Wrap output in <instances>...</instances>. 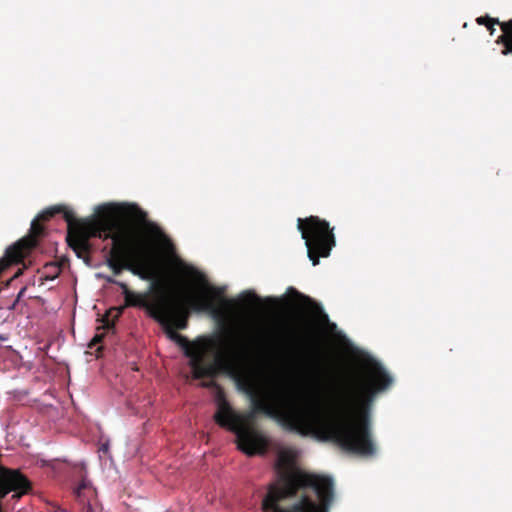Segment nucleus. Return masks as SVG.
Here are the masks:
<instances>
[{
	"label": "nucleus",
	"instance_id": "obj_7",
	"mask_svg": "<svg viewBox=\"0 0 512 512\" xmlns=\"http://www.w3.org/2000/svg\"><path fill=\"white\" fill-rule=\"evenodd\" d=\"M151 289H152V295L151 300L147 302L146 298L142 294L135 293L129 289L127 284H120V289L122 291V294L125 298V303L127 306H134V307H145L147 308L149 315L158 322L154 316V303L156 301V295L159 290L164 291L163 293L168 295V297L174 299L175 301L181 303L182 305H187L188 301L190 299H207V294L205 292H202L201 289L203 287V284L200 285L194 293L190 294H180L178 285H176V282L172 280L170 277H161L160 273L158 272V275L156 278L151 279Z\"/></svg>",
	"mask_w": 512,
	"mask_h": 512
},
{
	"label": "nucleus",
	"instance_id": "obj_2",
	"mask_svg": "<svg viewBox=\"0 0 512 512\" xmlns=\"http://www.w3.org/2000/svg\"><path fill=\"white\" fill-rule=\"evenodd\" d=\"M201 291L207 294V299H190L187 305H182L159 290L154 303V318L164 328L168 338L184 349L185 355L190 358L189 364L195 379L215 378L219 371L230 376L220 364V359L223 358H232L241 373H249L244 368L251 352V338L247 335L229 330L224 351L216 356L215 363L205 364L204 347L190 344L186 337L177 332L187 328L191 312H206L215 318H222L226 313L235 310L236 301L225 298L223 288L204 281Z\"/></svg>",
	"mask_w": 512,
	"mask_h": 512
},
{
	"label": "nucleus",
	"instance_id": "obj_17",
	"mask_svg": "<svg viewBox=\"0 0 512 512\" xmlns=\"http://www.w3.org/2000/svg\"><path fill=\"white\" fill-rule=\"evenodd\" d=\"M177 267L183 273L195 272L192 267L186 266L182 261H178Z\"/></svg>",
	"mask_w": 512,
	"mask_h": 512
},
{
	"label": "nucleus",
	"instance_id": "obj_19",
	"mask_svg": "<svg viewBox=\"0 0 512 512\" xmlns=\"http://www.w3.org/2000/svg\"><path fill=\"white\" fill-rule=\"evenodd\" d=\"M148 226L152 229V230H155L156 232L159 231L158 227H156L154 224L152 223H148Z\"/></svg>",
	"mask_w": 512,
	"mask_h": 512
},
{
	"label": "nucleus",
	"instance_id": "obj_12",
	"mask_svg": "<svg viewBox=\"0 0 512 512\" xmlns=\"http://www.w3.org/2000/svg\"><path fill=\"white\" fill-rule=\"evenodd\" d=\"M290 291H293L295 293V295L300 298L302 300V302L304 304H309L310 308H311V311L312 313L314 314H319V315H322V317L325 319V320H328V317L326 314L323 313V310L322 308L316 304L310 297L306 296V295H303L301 293H299L298 291H296L295 289L293 288H290L289 289Z\"/></svg>",
	"mask_w": 512,
	"mask_h": 512
},
{
	"label": "nucleus",
	"instance_id": "obj_4",
	"mask_svg": "<svg viewBox=\"0 0 512 512\" xmlns=\"http://www.w3.org/2000/svg\"><path fill=\"white\" fill-rule=\"evenodd\" d=\"M118 218L145 223L147 213L137 205L102 206L98 217L93 220L76 219L73 211H65L64 219L68 224L67 242L77 257L89 260L91 251L90 238H101L111 233L117 227Z\"/></svg>",
	"mask_w": 512,
	"mask_h": 512
},
{
	"label": "nucleus",
	"instance_id": "obj_18",
	"mask_svg": "<svg viewBox=\"0 0 512 512\" xmlns=\"http://www.w3.org/2000/svg\"><path fill=\"white\" fill-rule=\"evenodd\" d=\"M104 278H105V280H106L108 283L115 284V285H117V286H119V287H120V284H125L124 282L118 281V280L114 279V278H113V277H111V276H105Z\"/></svg>",
	"mask_w": 512,
	"mask_h": 512
},
{
	"label": "nucleus",
	"instance_id": "obj_8",
	"mask_svg": "<svg viewBox=\"0 0 512 512\" xmlns=\"http://www.w3.org/2000/svg\"><path fill=\"white\" fill-rule=\"evenodd\" d=\"M297 360L300 367L313 379L319 380L323 375L324 365L315 339L310 331L305 330L297 337Z\"/></svg>",
	"mask_w": 512,
	"mask_h": 512
},
{
	"label": "nucleus",
	"instance_id": "obj_6",
	"mask_svg": "<svg viewBox=\"0 0 512 512\" xmlns=\"http://www.w3.org/2000/svg\"><path fill=\"white\" fill-rule=\"evenodd\" d=\"M297 228L305 240L307 256L314 266L319 264L320 258L330 256L336 240L333 228H330L326 220L313 215L304 219L298 218Z\"/></svg>",
	"mask_w": 512,
	"mask_h": 512
},
{
	"label": "nucleus",
	"instance_id": "obj_15",
	"mask_svg": "<svg viewBox=\"0 0 512 512\" xmlns=\"http://www.w3.org/2000/svg\"><path fill=\"white\" fill-rule=\"evenodd\" d=\"M289 462H290V459H289V457L287 456V454H286V453H284V452H281V453L279 454V457H278L277 465H278L279 467H284V466L288 465V464H289Z\"/></svg>",
	"mask_w": 512,
	"mask_h": 512
},
{
	"label": "nucleus",
	"instance_id": "obj_20",
	"mask_svg": "<svg viewBox=\"0 0 512 512\" xmlns=\"http://www.w3.org/2000/svg\"><path fill=\"white\" fill-rule=\"evenodd\" d=\"M476 22L480 25V17L476 18Z\"/></svg>",
	"mask_w": 512,
	"mask_h": 512
},
{
	"label": "nucleus",
	"instance_id": "obj_10",
	"mask_svg": "<svg viewBox=\"0 0 512 512\" xmlns=\"http://www.w3.org/2000/svg\"><path fill=\"white\" fill-rule=\"evenodd\" d=\"M75 494L81 503L85 504L87 501V505L84 507L85 512H95L89 500V496L93 495L94 492L86 480H82L81 483L77 486Z\"/></svg>",
	"mask_w": 512,
	"mask_h": 512
},
{
	"label": "nucleus",
	"instance_id": "obj_14",
	"mask_svg": "<svg viewBox=\"0 0 512 512\" xmlns=\"http://www.w3.org/2000/svg\"><path fill=\"white\" fill-rule=\"evenodd\" d=\"M201 387L209 388V389H216L218 391L219 396L222 397L223 392L221 387L218 385V383L214 380V378H211L209 381H203L200 384Z\"/></svg>",
	"mask_w": 512,
	"mask_h": 512
},
{
	"label": "nucleus",
	"instance_id": "obj_9",
	"mask_svg": "<svg viewBox=\"0 0 512 512\" xmlns=\"http://www.w3.org/2000/svg\"><path fill=\"white\" fill-rule=\"evenodd\" d=\"M497 24L501 27V34L497 37L496 42L503 45L502 54L507 55L512 53V20L508 22H500L497 18H491L489 16L482 17V25H484L493 35Z\"/></svg>",
	"mask_w": 512,
	"mask_h": 512
},
{
	"label": "nucleus",
	"instance_id": "obj_16",
	"mask_svg": "<svg viewBox=\"0 0 512 512\" xmlns=\"http://www.w3.org/2000/svg\"><path fill=\"white\" fill-rule=\"evenodd\" d=\"M105 334L104 333H96L94 335V337L91 339V342L89 344L90 347L96 345V344H99L102 342L103 338H104Z\"/></svg>",
	"mask_w": 512,
	"mask_h": 512
},
{
	"label": "nucleus",
	"instance_id": "obj_1",
	"mask_svg": "<svg viewBox=\"0 0 512 512\" xmlns=\"http://www.w3.org/2000/svg\"><path fill=\"white\" fill-rule=\"evenodd\" d=\"M220 364L250 396L252 410L241 416L222 399L214 419L236 433L238 448L248 456L265 454L268 448L265 437L250 424L257 413L276 420L288 431L313 433L346 452L365 457L376 454L370 411L376 395L393 381L380 363H368L362 377L345 382L325 401L317 399L305 408L293 404L282 390L260 391L253 376L241 373L232 358L220 359Z\"/></svg>",
	"mask_w": 512,
	"mask_h": 512
},
{
	"label": "nucleus",
	"instance_id": "obj_11",
	"mask_svg": "<svg viewBox=\"0 0 512 512\" xmlns=\"http://www.w3.org/2000/svg\"><path fill=\"white\" fill-rule=\"evenodd\" d=\"M123 308H111L109 309L98 321L101 323L100 326L97 327V330H110L114 328L115 320L119 318L122 313Z\"/></svg>",
	"mask_w": 512,
	"mask_h": 512
},
{
	"label": "nucleus",
	"instance_id": "obj_21",
	"mask_svg": "<svg viewBox=\"0 0 512 512\" xmlns=\"http://www.w3.org/2000/svg\"><path fill=\"white\" fill-rule=\"evenodd\" d=\"M6 338L4 336H0V341H4Z\"/></svg>",
	"mask_w": 512,
	"mask_h": 512
},
{
	"label": "nucleus",
	"instance_id": "obj_13",
	"mask_svg": "<svg viewBox=\"0 0 512 512\" xmlns=\"http://www.w3.org/2000/svg\"><path fill=\"white\" fill-rule=\"evenodd\" d=\"M240 300L245 306H250L254 302H259L260 298L253 292H244L241 295Z\"/></svg>",
	"mask_w": 512,
	"mask_h": 512
},
{
	"label": "nucleus",
	"instance_id": "obj_5",
	"mask_svg": "<svg viewBox=\"0 0 512 512\" xmlns=\"http://www.w3.org/2000/svg\"><path fill=\"white\" fill-rule=\"evenodd\" d=\"M123 219L118 218L116 229L104 235V240L111 239L113 242L106 264L115 275L128 270L143 280L156 278L158 269L150 246L125 225Z\"/></svg>",
	"mask_w": 512,
	"mask_h": 512
},
{
	"label": "nucleus",
	"instance_id": "obj_3",
	"mask_svg": "<svg viewBox=\"0 0 512 512\" xmlns=\"http://www.w3.org/2000/svg\"><path fill=\"white\" fill-rule=\"evenodd\" d=\"M334 498L333 479L295 471L271 486L262 501L263 512H327Z\"/></svg>",
	"mask_w": 512,
	"mask_h": 512
}]
</instances>
